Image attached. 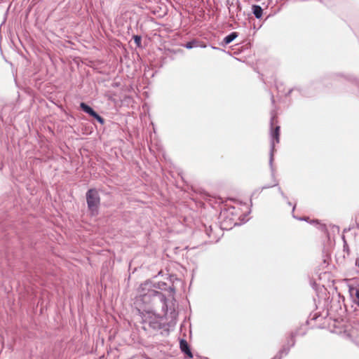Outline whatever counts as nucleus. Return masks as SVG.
<instances>
[{"label": "nucleus", "instance_id": "obj_6", "mask_svg": "<svg viewBox=\"0 0 359 359\" xmlns=\"http://www.w3.org/2000/svg\"><path fill=\"white\" fill-rule=\"evenodd\" d=\"M237 36L238 34L236 32H232L224 39V41L226 44H229L231 41H233Z\"/></svg>", "mask_w": 359, "mask_h": 359}, {"label": "nucleus", "instance_id": "obj_5", "mask_svg": "<svg viewBox=\"0 0 359 359\" xmlns=\"http://www.w3.org/2000/svg\"><path fill=\"white\" fill-rule=\"evenodd\" d=\"M262 11H263L262 8L259 6L254 5L252 6L253 14L255 15V16L257 18H262Z\"/></svg>", "mask_w": 359, "mask_h": 359}, {"label": "nucleus", "instance_id": "obj_1", "mask_svg": "<svg viewBox=\"0 0 359 359\" xmlns=\"http://www.w3.org/2000/svg\"><path fill=\"white\" fill-rule=\"evenodd\" d=\"M86 201L88 209L91 211L92 214H97L100 198L96 189H91L88 191L86 193Z\"/></svg>", "mask_w": 359, "mask_h": 359}, {"label": "nucleus", "instance_id": "obj_7", "mask_svg": "<svg viewBox=\"0 0 359 359\" xmlns=\"http://www.w3.org/2000/svg\"><path fill=\"white\" fill-rule=\"evenodd\" d=\"M134 39L135 43L139 46L141 42V37L139 36H135Z\"/></svg>", "mask_w": 359, "mask_h": 359}, {"label": "nucleus", "instance_id": "obj_9", "mask_svg": "<svg viewBox=\"0 0 359 359\" xmlns=\"http://www.w3.org/2000/svg\"><path fill=\"white\" fill-rule=\"evenodd\" d=\"M291 341H292V346L294 344V335L293 334H291Z\"/></svg>", "mask_w": 359, "mask_h": 359}, {"label": "nucleus", "instance_id": "obj_8", "mask_svg": "<svg viewBox=\"0 0 359 359\" xmlns=\"http://www.w3.org/2000/svg\"><path fill=\"white\" fill-rule=\"evenodd\" d=\"M185 47L189 49L192 48H193V42L187 43L185 45Z\"/></svg>", "mask_w": 359, "mask_h": 359}, {"label": "nucleus", "instance_id": "obj_4", "mask_svg": "<svg viewBox=\"0 0 359 359\" xmlns=\"http://www.w3.org/2000/svg\"><path fill=\"white\" fill-rule=\"evenodd\" d=\"M180 348L183 353L187 355L190 358L193 357L192 353L189 348L187 341L184 339H182L180 343Z\"/></svg>", "mask_w": 359, "mask_h": 359}, {"label": "nucleus", "instance_id": "obj_3", "mask_svg": "<svg viewBox=\"0 0 359 359\" xmlns=\"http://www.w3.org/2000/svg\"><path fill=\"white\" fill-rule=\"evenodd\" d=\"M80 107L86 113L88 114L89 115L97 119L100 123H104L103 118H102L99 114H97L90 107L87 105L86 103L81 102L80 104Z\"/></svg>", "mask_w": 359, "mask_h": 359}, {"label": "nucleus", "instance_id": "obj_2", "mask_svg": "<svg viewBox=\"0 0 359 359\" xmlns=\"http://www.w3.org/2000/svg\"><path fill=\"white\" fill-rule=\"evenodd\" d=\"M276 122V118L273 117L271 119V137L273 139L272 145L274 146L275 143H279L280 142V126H276L273 128L274 123Z\"/></svg>", "mask_w": 359, "mask_h": 359}]
</instances>
